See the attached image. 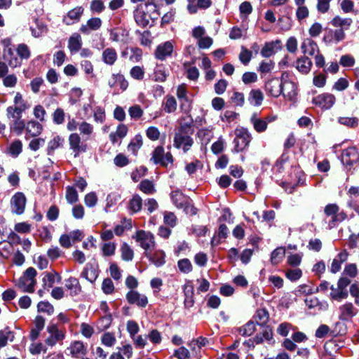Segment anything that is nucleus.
<instances>
[{"label":"nucleus","mask_w":359,"mask_h":359,"mask_svg":"<svg viewBox=\"0 0 359 359\" xmlns=\"http://www.w3.org/2000/svg\"><path fill=\"white\" fill-rule=\"evenodd\" d=\"M154 79L158 82H164L166 80L168 74L165 67H157L154 74Z\"/></svg>","instance_id":"58"},{"label":"nucleus","mask_w":359,"mask_h":359,"mask_svg":"<svg viewBox=\"0 0 359 359\" xmlns=\"http://www.w3.org/2000/svg\"><path fill=\"white\" fill-rule=\"evenodd\" d=\"M82 39L80 34L74 33L69 39L68 48L72 54L77 53L81 48Z\"/></svg>","instance_id":"25"},{"label":"nucleus","mask_w":359,"mask_h":359,"mask_svg":"<svg viewBox=\"0 0 359 359\" xmlns=\"http://www.w3.org/2000/svg\"><path fill=\"white\" fill-rule=\"evenodd\" d=\"M174 356L178 359H189L190 353L189 350L184 346H181L175 350Z\"/></svg>","instance_id":"64"},{"label":"nucleus","mask_w":359,"mask_h":359,"mask_svg":"<svg viewBox=\"0 0 359 359\" xmlns=\"http://www.w3.org/2000/svg\"><path fill=\"white\" fill-rule=\"evenodd\" d=\"M140 246L146 251L152 250L155 245L154 237L150 232L138 231L135 237Z\"/></svg>","instance_id":"8"},{"label":"nucleus","mask_w":359,"mask_h":359,"mask_svg":"<svg viewBox=\"0 0 359 359\" xmlns=\"http://www.w3.org/2000/svg\"><path fill=\"white\" fill-rule=\"evenodd\" d=\"M269 318V313L265 309H258L254 316V319L259 326L265 325L268 322Z\"/></svg>","instance_id":"41"},{"label":"nucleus","mask_w":359,"mask_h":359,"mask_svg":"<svg viewBox=\"0 0 359 359\" xmlns=\"http://www.w3.org/2000/svg\"><path fill=\"white\" fill-rule=\"evenodd\" d=\"M37 308L39 312L47 313L48 315H51L54 312L53 306L48 302H40Z\"/></svg>","instance_id":"61"},{"label":"nucleus","mask_w":359,"mask_h":359,"mask_svg":"<svg viewBox=\"0 0 359 359\" xmlns=\"http://www.w3.org/2000/svg\"><path fill=\"white\" fill-rule=\"evenodd\" d=\"M117 60V53L114 48H107L102 52V60L109 65H112Z\"/></svg>","instance_id":"32"},{"label":"nucleus","mask_w":359,"mask_h":359,"mask_svg":"<svg viewBox=\"0 0 359 359\" xmlns=\"http://www.w3.org/2000/svg\"><path fill=\"white\" fill-rule=\"evenodd\" d=\"M251 141V135L245 129L237 130L236 133V137L233 140L235 144L233 151H242Z\"/></svg>","instance_id":"6"},{"label":"nucleus","mask_w":359,"mask_h":359,"mask_svg":"<svg viewBox=\"0 0 359 359\" xmlns=\"http://www.w3.org/2000/svg\"><path fill=\"white\" fill-rule=\"evenodd\" d=\"M301 50L304 55H313L319 52L318 44L311 39L306 38L301 43Z\"/></svg>","instance_id":"20"},{"label":"nucleus","mask_w":359,"mask_h":359,"mask_svg":"<svg viewBox=\"0 0 359 359\" xmlns=\"http://www.w3.org/2000/svg\"><path fill=\"white\" fill-rule=\"evenodd\" d=\"M46 330L49 334V336L46 339L45 343L47 346L53 347L57 342L62 341L65 337V332L58 329V327L54 324H49Z\"/></svg>","instance_id":"3"},{"label":"nucleus","mask_w":359,"mask_h":359,"mask_svg":"<svg viewBox=\"0 0 359 359\" xmlns=\"http://www.w3.org/2000/svg\"><path fill=\"white\" fill-rule=\"evenodd\" d=\"M330 289L332 290L330 297L334 300L341 301L348 297V291L340 290L338 287L335 288L333 285L330 286Z\"/></svg>","instance_id":"47"},{"label":"nucleus","mask_w":359,"mask_h":359,"mask_svg":"<svg viewBox=\"0 0 359 359\" xmlns=\"http://www.w3.org/2000/svg\"><path fill=\"white\" fill-rule=\"evenodd\" d=\"M121 257L124 261H131L133 258V251L130 248V247L126 244L124 243L121 248Z\"/></svg>","instance_id":"56"},{"label":"nucleus","mask_w":359,"mask_h":359,"mask_svg":"<svg viewBox=\"0 0 359 359\" xmlns=\"http://www.w3.org/2000/svg\"><path fill=\"white\" fill-rule=\"evenodd\" d=\"M81 276L90 283H93L97 278V273L93 266L89 267L87 265L82 271Z\"/></svg>","instance_id":"45"},{"label":"nucleus","mask_w":359,"mask_h":359,"mask_svg":"<svg viewBox=\"0 0 359 359\" xmlns=\"http://www.w3.org/2000/svg\"><path fill=\"white\" fill-rule=\"evenodd\" d=\"M15 334L8 327L0 330V348L4 347L8 341H13Z\"/></svg>","instance_id":"31"},{"label":"nucleus","mask_w":359,"mask_h":359,"mask_svg":"<svg viewBox=\"0 0 359 359\" xmlns=\"http://www.w3.org/2000/svg\"><path fill=\"white\" fill-rule=\"evenodd\" d=\"M178 268L181 272L188 273L192 271V265L188 259H182L178 261Z\"/></svg>","instance_id":"60"},{"label":"nucleus","mask_w":359,"mask_h":359,"mask_svg":"<svg viewBox=\"0 0 359 359\" xmlns=\"http://www.w3.org/2000/svg\"><path fill=\"white\" fill-rule=\"evenodd\" d=\"M83 8L82 6H77L69 11L66 15L63 18V22L67 25H71L78 22L83 13Z\"/></svg>","instance_id":"15"},{"label":"nucleus","mask_w":359,"mask_h":359,"mask_svg":"<svg viewBox=\"0 0 359 359\" xmlns=\"http://www.w3.org/2000/svg\"><path fill=\"white\" fill-rule=\"evenodd\" d=\"M65 198L67 201L70 204L75 203L78 201L79 195L74 187L69 186L66 188Z\"/></svg>","instance_id":"49"},{"label":"nucleus","mask_w":359,"mask_h":359,"mask_svg":"<svg viewBox=\"0 0 359 359\" xmlns=\"http://www.w3.org/2000/svg\"><path fill=\"white\" fill-rule=\"evenodd\" d=\"M266 90L271 96L278 97L283 92V81L273 78L266 83Z\"/></svg>","instance_id":"14"},{"label":"nucleus","mask_w":359,"mask_h":359,"mask_svg":"<svg viewBox=\"0 0 359 359\" xmlns=\"http://www.w3.org/2000/svg\"><path fill=\"white\" fill-rule=\"evenodd\" d=\"M177 109V101L173 96H166L164 102V110L167 113L174 112Z\"/></svg>","instance_id":"51"},{"label":"nucleus","mask_w":359,"mask_h":359,"mask_svg":"<svg viewBox=\"0 0 359 359\" xmlns=\"http://www.w3.org/2000/svg\"><path fill=\"white\" fill-rule=\"evenodd\" d=\"M67 350L69 354L75 358H83L87 354V346L81 341H72Z\"/></svg>","instance_id":"11"},{"label":"nucleus","mask_w":359,"mask_h":359,"mask_svg":"<svg viewBox=\"0 0 359 359\" xmlns=\"http://www.w3.org/2000/svg\"><path fill=\"white\" fill-rule=\"evenodd\" d=\"M3 57L11 67H16L21 65L20 60L15 55L13 48L4 49Z\"/></svg>","instance_id":"27"},{"label":"nucleus","mask_w":359,"mask_h":359,"mask_svg":"<svg viewBox=\"0 0 359 359\" xmlns=\"http://www.w3.org/2000/svg\"><path fill=\"white\" fill-rule=\"evenodd\" d=\"M142 137L141 135H137L133 139L131 140L130 142L129 143L128 146V150L136 156L137 151L142 147Z\"/></svg>","instance_id":"38"},{"label":"nucleus","mask_w":359,"mask_h":359,"mask_svg":"<svg viewBox=\"0 0 359 359\" xmlns=\"http://www.w3.org/2000/svg\"><path fill=\"white\" fill-rule=\"evenodd\" d=\"M255 331V324L253 321H249L245 325L239 328V333L242 336H250Z\"/></svg>","instance_id":"53"},{"label":"nucleus","mask_w":359,"mask_h":359,"mask_svg":"<svg viewBox=\"0 0 359 359\" xmlns=\"http://www.w3.org/2000/svg\"><path fill=\"white\" fill-rule=\"evenodd\" d=\"M170 198L172 203L177 208H182L189 199L179 190L172 191L170 194Z\"/></svg>","instance_id":"29"},{"label":"nucleus","mask_w":359,"mask_h":359,"mask_svg":"<svg viewBox=\"0 0 359 359\" xmlns=\"http://www.w3.org/2000/svg\"><path fill=\"white\" fill-rule=\"evenodd\" d=\"M13 102L14 106L8 107L6 109L7 116H17L29 108V105L23 100L22 94L19 92L16 93Z\"/></svg>","instance_id":"5"},{"label":"nucleus","mask_w":359,"mask_h":359,"mask_svg":"<svg viewBox=\"0 0 359 359\" xmlns=\"http://www.w3.org/2000/svg\"><path fill=\"white\" fill-rule=\"evenodd\" d=\"M283 92L282 94L284 97L292 100L297 95V87L294 82L285 81H283Z\"/></svg>","instance_id":"30"},{"label":"nucleus","mask_w":359,"mask_h":359,"mask_svg":"<svg viewBox=\"0 0 359 359\" xmlns=\"http://www.w3.org/2000/svg\"><path fill=\"white\" fill-rule=\"evenodd\" d=\"M26 197L22 192H17L11 199V210L15 215L23 214L26 205Z\"/></svg>","instance_id":"7"},{"label":"nucleus","mask_w":359,"mask_h":359,"mask_svg":"<svg viewBox=\"0 0 359 359\" xmlns=\"http://www.w3.org/2000/svg\"><path fill=\"white\" fill-rule=\"evenodd\" d=\"M311 60L306 56L298 58L296 61L295 67L302 74H308L312 67Z\"/></svg>","instance_id":"24"},{"label":"nucleus","mask_w":359,"mask_h":359,"mask_svg":"<svg viewBox=\"0 0 359 359\" xmlns=\"http://www.w3.org/2000/svg\"><path fill=\"white\" fill-rule=\"evenodd\" d=\"M250 122L253 125L255 130L258 133L264 132L267 128L268 123L266 120L257 118L256 114H252L250 118Z\"/></svg>","instance_id":"33"},{"label":"nucleus","mask_w":359,"mask_h":359,"mask_svg":"<svg viewBox=\"0 0 359 359\" xmlns=\"http://www.w3.org/2000/svg\"><path fill=\"white\" fill-rule=\"evenodd\" d=\"M68 142L69 149L72 150L74 158L78 157L82 153H85L87 150V144L82 142L80 135L76 133L69 135Z\"/></svg>","instance_id":"4"},{"label":"nucleus","mask_w":359,"mask_h":359,"mask_svg":"<svg viewBox=\"0 0 359 359\" xmlns=\"http://www.w3.org/2000/svg\"><path fill=\"white\" fill-rule=\"evenodd\" d=\"M359 160V154L355 147L344 149L341 154V162L346 165H351Z\"/></svg>","instance_id":"13"},{"label":"nucleus","mask_w":359,"mask_h":359,"mask_svg":"<svg viewBox=\"0 0 359 359\" xmlns=\"http://www.w3.org/2000/svg\"><path fill=\"white\" fill-rule=\"evenodd\" d=\"M22 150V142L19 140H15L13 141L8 148L9 154L13 156H18Z\"/></svg>","instance_id":"52"},{"label":"nucleus","mask_w":359,"mask_h":359,"mask_svg":"<svg viewBox=\"0 0 359 359\" xmlns=\"http://www.w3.org/2000/svg\"><path fill=\"white\" fill-rule=\"evenodd\" d=\"M339 318L341 320H348L355 316L358 310L354 307L352 303L346 302L339 308Z\"/></svg>","instance_id":"16"},{"label":"nucleus","mask_w":359,"mask_h":359,"mask_svg":"<svg viewBox=\"0 0 359 359\" xmlns=\"http://www.w3.org/2000/svg\"><path fill=\"white\" fill-rule=\"evenodd\" d=\"M261 327L263 328L262 333L257 334L254 338L256 344H261L264 340L269 341L272 339L273 333L271 328L269 326H266V325Z\"/></svg>","instance_id":"35"},{"label":"nucleus","mask_w":359,"mask_h":359,"mask_svg":"<svg viewBox=\"0 0 359 359\" xmlns=\"http://www.w3.org/2000/svg\"><path fill=\"white\" fill-rule=\"evenodd\" d=\"M264 100L262 92L259 89L252 90L249 94L248 101L254 106L261 105Z\"/></svg>","instance_id":"37"},{"label":"nucleus","mask_w":359,"mask_h":359,"mask_svg":"<svg viewBox=\"0 0 359 359\" xmlns=\"http://www.w3.org/2000/svg\"><path fill=\"white\" fill-rule=\"evenodd\" d=\"M116 342V337L113 333L106 332L102 337V343L107 346H112Z\"/></svg>","instance_id":"63"},{"label":"nucleus","mask_w":359,"mask_h":359,"mask_svg":"<svg viewBox=\"0 0 359 359\" xmlns=\"http://www.w3.org/2000/svg\"><path fill=\"white\" fill-rule=\"evenodd\" d=\"M126 299L129 304H135L144 308L148 304V299L144 294H140L135 290H130L126 294Z\"/></svg>","instance_id":"12"},{"label":"nucleus","mask_w":359,"mask_h":359,"mask_svg":"<svg viewBox=\"0 0 359 359\" xmlns=\"http://www.w3.org/2000/svg\"><path fill=\"white\" fill-rule=\"evenodd\" d=\"M164 154L165 151L163 147L158 146L153 151L151 160L153 161L155 164H160L163 158Z\"/></svg>","instance_id":"55"},{"label":"nucleus","mask_w":359,"mask_h":359,"mask_svg":"<svg viewBox=\"0 0 359 359\" xmlns=\"http://www.w3.org/2000/svg\"><path fill=\"white\" fill-rule=\"evenodd\" d=\"M42 130V125L36 121H29L26 123L25 130L29 137H37Z\"/></svg>","instance_id":"26"},{"label":"nucleus","mask_w":359,"mask_h":359,"mask_svg":"<svg viewBox=\"0 0 359 359\" xmlns=\"http://www.w3.org/2000/svg\"><path fill=\"white\" fill-rule=\"evenodd\" d=\"M93 125H91L90 123L86 122V121H83L81 123H80L79 124V132H80V134L86 138V140H88L90 137V135L93 134Z\"/></svg>","instance_id":"44"},{"label":"nucleus","mask_w":359,"mask_h":359,"mask_svg":"<svg viewBox=\"0 0 359 359\" xmlns=\"http://www.w3.org/2000/svg\"><path fill=\"white\" fill-rule=\"evenodd\" d=\"M335 100L332 94L323 93L314 97L313 103L323 109H329L334 105Z\"/></svg>","instance_id":"10"},{"label":"nucleus","mask_w":359,"mask_h":359,"mask_svg":"<svg viewBox=\"0 0 359 359\" xmlns=\"http://www.w3.org/2000/svg\"><path fill=\"white\" fill-rule=\"evenodd\" d=\"M280 41L276 40L274 42L266 43L261 50V55L264 57H269L275 54V48L277 45H280Z\"/></svg>","instance_id":"39"},{"label":"nucleus","mask_w":359,"mask_h":359,"mask_svg":"<svg viewBox=\"0 0 359 359\" xmlns=\"http://www.w3.org/2000/svg\"><path fill=\"white\" fill-rule=\"evenodd\" d=\"M56 277L57 278V282H60L61 277L57 273H47L42 279L43 288H51L55 282Z\"/></svg>","instance_id":"36"},{"label":"nucleus","mask_w":359,"mask_h":359,"mask_svg":"<svg viewBox=\"0 0 359 359\" xmlns=\"http://www.w3.org/2000/svg\"><path fill=\"white\" fill-rule=\"evenodd\" d=\"M285 255L284 248H277L275 249L271 256V262L273 265H276L281 262Z\"/></svg>","instance_id":"43"},{"label":"nucleus","mask_w":359,"mask_h":359,"mask_svg":"<svg viewBox=\"0 0 359 359\" xmlns=\"http://www.w3.org/2000/svg\"><path fill=\"white\" fill-rule=\"evenodd\" d=\"M194 120L190 115L183 116L176 129L173 140V146L182 149L184 153L190 150L194 144L191 135L194 134Z\"/></svg>","instance_id":"1"},{"label":"nucleus","mask_w":359,"mask_h":359,"mask_svg":"<svg viewBox=\"0 0 359 359\" xmlns=\"http://www.w3.org/2000/svg\"><path fill=\"white\" fill-rule=\"evenodd\" d=\"M173 51V42L168 41L157 46L154 52V55L158 60L163 61L168 57H171Z\"/></svg>","instance_id":"9"},{"label":"nucleus","mask_w":359,"mask_h":359,"mask_svg":"<svg viewBox=\"0 0 359 359\" xmlns=\"http://www.w3.org/2000/svg\"><path fill=\"white\" fill-rule=\"evenodd\" d=\"M140 189L146 194H152L156 192L153 182L149 180H144L139 184Z\"/></svg>","instance_id":"50"},{"label":"nucleus","mask_w":359,"mask_h":359,"mask_svg":"<svg viewBox=\"0 0 359 359\" xmlns=\"http://www.w3.org/2000/svg\"><path fill=\"white\" fill-rule=\"evenodd\" d=\"M65 114L62 109L57 108L53 114V121L57 125L62 124L65 121Z\"/></svg>","instance_id":"59"},{"label":"nucleus","mask_w":359,"mask_h":359,"mask_svg":"<svg viewBox=\"0 0 359 359\" xmlns=\"http://www.w3.org/2000/svg\"><path fill=\"white\" fill-rule=\"evenodd\" d=\"M348 253L344 250L339 253L337 257L332 260L330 271L332 273H336L339 272L341 269V264L345 262L348 259Z\"/></svg>","instance_id":"22"},{"label":"nucleus","mask_w":359,"mask_h":359,"mask_svg":"<svg viewBox=\"0 0 359 359\" xmlns=\"http://www.w3.org/2000/svg\"><path fill=\"white\" fill-rule=\"evenodd\" d=\"M130 210L133 212L140 211L142 207V199L139 195H135L129 203Z\"/></svg>","instance_id":"48"},{"label":"nucleus","mask_w":359,"mask_h":359,"mask_svg":"<svg viewBox=\"0 0 359 359\" xmlns=\"http://www.w3.org/2000/svg\"><path fill=\"white\" fill-rule=\"evenodd\" d=\"M108 84L111 88L118 86L123 91L126 90L128 86V83L124 76L120 74H113L109 79Z\"/></svg>","instance_id":"23"},{"label":"nucleus","mask_w":359,"mask_h":359,"mask_svg":"<svg viewBox=\"0 0 359 359\" xmlns=\"http://www.w3.org/2000/svg\"><path fill=\"white\" fill-rule=\"evenodd\" d=\"M21 116L22 114L17 116H8V118H13V123L11 126V130L17 135H20L26 127V124L25 121L21 119Z\"/></svg>","instance_id":"28"},{"label":"nucleus","mask_w":359,"mask_h":359,"mask_svg":"<svg viewBox=\"0 0 359 359\" xmlns=\"http://www.w3.org/2000/svg\"><path fill=\"white\" fill-rule=\"evenodd\" d=\"M36 27H31L32 34L34 37H39L47 32V27L43 22L35 20Z\"/></svg>","instance_id":"42"},{"label":"nucleus","mask_w":359,"mask_h":359,"mask_svg":"<svg viewBox=\"0 0 359 359\" xmlns=\"http://www.w3.org/2000/svg\"><path fill=\"white\" fill-rule=\"evenodd\" d=\"M286 277L291 281L299 280L302 276V271L300 269H292L285 271Z\"/></svg>","instance_id":"57"},{"label":"nucleus","mask_w":359,"mask_h":359,"mask_svg":"<svg viewBox=\"0 0 359 359\" xmlns=\"http://www.w3.org/2000/svg\"><path fill=\"white\" fill-rule=\"evenodd\" d=\"M346 34L343 29L335 30L330 29L324 36L323 41L325 43H337L345 39Z\"/></svg>","instance_id":"17"},{"label":"nucleus","mask_w":359,"mask_h":359,"mask_svg":"<svg viewBox=\"0 0 359 359\" xmlns=\"http://www.w3.org/2000/svg\"><path fill=\"white\" fill-rule=\"evenodd\" d=\"M126 329L131 338L135 336L140 330L138 324L134 320L127 322Z\"/></svg>","instance_id":"62"},{"label":"nucleus","mask_w":359,"mask_h":359,"mask_svg":"<svg viewBox=\"0 0 359 359\" xmlns=\"http://www.w3.org/2000/svg\"><path fill=\"white\" fill-rule=\"evenodd\" d=\"M102 20L100 18H93L89 19L86 24L82 25L79 31L84 34H89L93 31H96L100 28Z\"/></svg>","instance_id":"19"},{"label":"nucleus","mask_w":359,"mask_h":359,"mask_svg":"<svg viewBox=\"0 0 359 359\" xmlns=\"http://www.w3.org/2000/svg\"><path fill=\"white\" fill-rule=\"evenodd\" d=\"M353 20L350 18H342L338 15L335 16L331 21V24L335 27H340V29H349Z\"/></svg>","instance_id":"34"},{"label":"nucleus","mask_w":359,"mask_h":359,"mask_svg":"<svg viewBox=\"0 0 359 359\" xmlns=\"http://www.w3.org/2000/svg\"><path fill=\"white\" fill-rule=\"evenodd\" d=\"M134 18L139 26L145 27L149 23L150 16L146 13L143 5H139L134 11Z\"/></svg>","instance_id":"18"},{"label":"nucleus","mask_w":359,"mask_h":359,"mask_svg":"<svg viewBox=\"0 0 359 359\" xmlns=\"http://www.w3.org/2000/svg\"><path fill=\"white\" fill-rule=\"evenodd\" d=\"M64 139L60 135L55 136L52 140H50L48 143L47 152L48 155H50L53 153V151L63 146Z\"/></svg>","instance_id":"40"},{"label":"nucleus","mask_w":359,"mask_h":359,"mask_svg":"<svg viewBox=\"0 0 359 359\" xmlns=\"http://www.w3.org/2000/svg\"><path fill=\"white\" fill-rule=\"evenodd\" d=\"M65 287L69 290L71 297L76 296L81 292V286L79 281L74 277H70L65 280Z\"/></svg>","instance_id":"21"},{"label":"nucleus","mask_w":359,"mask_h":359,"mask_svg":"<svg viewBox=\"0 0 359 359\" xmlns=\"http://www.w3.org/2000/svg\"><path fill=\"white\" fill-rule=\"evenodd\" d=\"M36 271L33 267L28 268L18 279L17 286L25 292H33L36 283Z\"/></svg>","instance_id":"2"},{"label":"nucleus","mask_w":359,"mask_h":359,"mask_svg":"<svg viewBox=\"0 0 359 359\" xmlns=\"http://www.w3.org/2000/svg\"><path fill=\"white\" fill-rule=\"evenodd\" d=\"M16 52L20 61L28 60L31 55L29 48L25 43L19 44L16 48Z\"/></svg>","instance_id":"46"},{"label":"nucleus","mask_w":359,"mask_h":359,"mask_svg":"<svg viewBox=\"0 0 359 359\" xmlns=\"http://www.w3.org/2000/svg\"><path fill=\"white\" fill-rule=\"evenodd\" d=\"M112 321V318L110 314H107L100 318L97 322V327L100 330H104L109 327Z\"/></svg>","instance_id":"54"}]
</instances>
